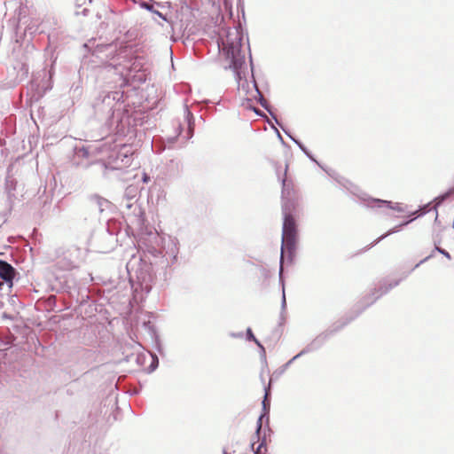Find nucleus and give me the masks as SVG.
<instances>
[{
  "label": "nucleus",
  "mask_w": 454,
  "mask_h": 454,
  "mask_svg": "<svg viewBox=\"0 0 454 454\" xmlns=\"http://www.w3.org/2000/svg\"><path fill=\"white\" fill-rule=\"evenodd\" d=\"M242 35L237 27L223 29L218 41V48L231 61L229 68L234 72L239 90H246L248 83L246 79L245 53L242 51Z\"/></svg>",
  "instance_id": "nucleus-1"
},
{
  "label": "nucleus",
  "mask_w": 454,
  "mask_h": 454,
  "mask_svg": "<svg viewBox=\"0 0 454 454\" xmlns=\"http://www.w3.org/2000/svg\"><path fill=\"white\" fill-rule=\"evenodd\" d=\"M122 98V91H112L96 104L97 114L105 117V127L107 132L125 135L129 116L125 111Z\"/></svg>",
  "instance_id": "nucleus-2"
},
{
  "label": "nucleus",
  "mask_w": 454,
  "mask_h": 454,
  "mask_svg": "<svg viewBox=\"0 0 454 454\" xmlns=\"http://www.w3.org/2000/svg\"><path fill=\"white\" fill-rule=\"evenodd\" d=\"M99 157L106 169H122L131 165L134 150L131 145L121 144L101 145L98 148Z\"/></svg>",
  "instance_id": "nucleus-3"
},
{
  "label": "nucleus",
  "mask_w": 454,
  "mask_h": 454,
  "mask_svg": "<svg viewBox=\"0 0 454 454\" xmlns=\"http://www.w3.org/2000/svg\"><path fill=\"white\" fill-rule=\"evenodd\" d=\"M326 173L335 179L341 186H343L345 189H347L348 192H350L352 194L357 196L362 201L363 204L367 207L372 208H381L383 207H386L387 208L393 209L397 212H403V209L401 207L399 203H393L389 200H384L380 199H373L371 197H368L365 193L362 192L360 189L348 180L345 179L344 177L340 176L339 174H337L333 170H325Z\"/></svg>",
  "instance_id": "nucleus-4"
},
{
  "label": "nucleus",
  "mask_w": 454,
  "mask_h": 454,
  "mask_svg": "<svg viewBox=\"0 0 454 454\" xmlns=\"http://www.w3.org/2000/svg\"><path fill=\"white\" fill-rule=\"evenodd\" d=\"M282 209L284 214V223L282 230L281 262L283 260L284 251H287L291 254L294 250L296 237L295 222L290 213V209L287 208L286 202L283 203Z\"/></svg>",
  "instance_id": "nucleus-5"
},
{
  "label": "nucleus",
  "mask_w": 454,
  "mask_h": 454,
  "mask_svg": "<svg viewBox=\"0 0 454 454\" xmlns=\"http://www.w3.org/2000/svg\"><path fill=\"white\" fill-rule=\"evenodd\" d=\"M14 275L15 269L7 262L0 260V278L4 280V282H0V289L4 284L10 289L12 286Z\"/></svg>",
  "instance_id": "nucleus-6"
},
{
  "label": "nucleus",
  "mask_w": 454,
  "mask_h": 454,
  "mask_svg": "<svg viewBox=\"0 0 454 454\" xmlns=\"http://www.w3.org/2000/svg\"><path fill=\"white\" fill-rule=\"evenodd\" d=\"M52 23H54V21L50 17L41 21L39 19H32L27 27V30L29 31L30 34L46 33L51 28Z\"/></svg>",
  "instance_id": "nucleus-7"
},
{
  "label": "nucleus",
  "mask_w": 454,
  "mask_h": 454,
  "mask_svg": "<svg viewBox=\"0 0 454 454\" xmlns=\"http://www.w3.org/2000/svg\"><path fill=\"white\" fill-rule=\"evenodd\" d=\"M336 330H327L319 335H317L310 343H309L301 352L300 355H305L307 353L318 349L326 340L333 334Z\"/></svg>",
  "instance_id": "nucleus-8"
},
{
  "label": "nucleus",
  "mask_w": 454,
  "mask_h": 454,
  "mask_svg": "<svg viewBox=\"0 0 454 454\" xmlns=\"http://www.w3.org/2000/svg\"><path fill=\"white\" fill-rule=\"evenodd\" d=\"M147 360H150V364L145 370L148 373H151L158 367L159 359L155 354L151 352H147L146 354H139L137 356V363L140 365H144Z\"/></svg>",
  "instance_id": "nucleus-9"
},
{
  "label": "nucleus",
  "mask_w": 454,
  "mask_h": 454,
  "mask_svg": "<svg viewBox=\"0 0 454 454\" xmlns=\"http://www.w3.org/2000/svg\"><path fill=\"white\" fill-rule=\"evenodd\" d=\"M98 148H99V146L93 147V148L91 146L76 147L75 153H74V157H75V159H79V160H82V159L91 160V163H92L93 162L92 158L94 156H99Z\"/></svg>",
  "instance_id": "nucleus-10"
},
{
  "label": "nucleus",
  "mask_w": 454,
  "mask_h": 454,
  "mask_svg": "<svg viewBox=\"0 0 454 454\" xmlns=\"http://www.w3.org/2000/svg\"><path fill=\"white\" fill-rule=\"evenodd\" d=\"M90 200H91V202L95 203L98 207V210L100 212H103L106 209V207H108V204H109L107 200L103 199L98 195L91 196Z\"/></svg>",
  "instance_id": "nucleus-11"
},
{
  "label": "nucleus",
  "mask_w": 454,
  "mask_h": 454,
  "mask_svg": "<svg viewBox=\"0 0 454 454\" xmlns=\"http://www.w3.org/2000/svg\"><path fill=\"white\" fill-rule=\"evenodd\" d=\"M139 5H140L141 8L145 9V10H147V11L153 12V13H155L160 18H161L162 20H166L165 16L161 12H160L159 11H156L153 8V4H151L147 3V2L142 1V2L139 3Z\"/></svg>",
  "instance_id": "nucleus-12"
},
{
  "label": "nucleus",
  "mask_w": 454,
  "mask_h": 454,
  "mask_svg": "<svg viewBox=\"0 0 454 454\" xmlns=\"http://www.w3.org/2000/svg\"><path fill=\"white\" fill-rule=\"evenodd\" d=\"M247 338L248 340L254 341L261 349L263 354H265V349L263 346L259 342V340L254 337L251 328H247Z\"/></svg>",
  "instance_id": "nucleus-13"
},
{
  "label": "nucleus",
  "mask_w": 454,
  "mask_h": 454,
  "mask_svg": "<svg viewBox=\"0 0 454 454\" xmlns=\"http://www.w3.org/2000/svg\"><path fill=\"white\" fill-rule=\"evenodd\" d=\"M253 88L254 89L255 93L259 97V102H260L261 106L268 110L267 101L264 99L263 96L260 92V90H259V89H258L254 80L253 81Z\"/></svg>",
  "instance_id": "nucleus-14"
},
{
  "label": "nucleus",
  "mask_w": 454,
  "mask_h": 454,
  "mask_svg": "<svg viewBox=\"0 0 454 454\" xmlns=\"http://www.w3.org/2000/svg\"><path fill=\"white\" fill-rule=\"evenodd\" d=\"M411 221H412V220L407 221V222H405V223H402V224H400V225H398V226H396V227H395V228L391 229V230H389L386 234H384V235H382L381 237H380V238L377 239L376 243H377V242H379L380 240L383 239H384V238H386L387 236H388V235H390V234H393V233H395V232L399 231H400V228H401L402 226H405V225H407V224H408V223H410Z\"/></svg>",
  "instance_id": "nucleus-15"
},
{
  "label": "nucleus",
  "mask_w": 454,
  "mask_h": 454,
  "mask_svg": "<svg viewBox=\"0 0 454 454\" xmlns=\"http://www.w3.org/2000/svg\"><path fill=\"white\" fill-rule=\"evenodd\" d=\"M291 139L299 146V148L311 160H314V158L310 155L307 148L299 141L291 137Z\"/></svg>",
  "instance_id": "nucleus-16"
},
{
  "label": "nucleus",
  "mask_w": 454,
  "mask_h": 454,
  "mask_svg": "<svg viewBox=\"0 0 454 454\" xmlns=\"http://www.w3.org/2000/svg\"><path fill=\"white\" fill-rule=\"evenodd\" d=\"M434 251H437L438 253L442 254L443 256H445L447 259L450 260L451 256L449 252L446 250L441 248L439 247V242L434 241Z\"/></svg>",
  "instance_id": "nucleus-17"
},
{
  "label": "nucleus",
  "mask_w": 454,
  "mask_h": 454,
  "mask_svg": "<svg viewBox=\"0 0 454 454\" xmlns=\"http://www.w3.org/2000/svg\"><path fill=\"white\" fill-rule=\"evenodd\" d=\"M302 355H300V353H298L296 356H294L292 359H290L286 364H284L282 366V369H281V373L284 372L290 365L291 364L295 361L297 358H299L300 356H301Z\"/></svg>",
  "instance_id": "nucleus-18"
},
{
  "label": "nucleus",
  "mask_w": 454,
  "mask_h": 454,
  "mask_svg": "<svg viewBox=\"0 0 454 454\" xmlns=\"http://www.w3.org/2000/svg\"><path fill=\"white\" fill-rule=\"evenodd\" d=\"M398 281L394 282L393 284H389L387 287H386L372 302H373L376 299H378L380 296H381L383 294H386L390 290L391 288L396 286L398 285Z\"/></svg>",
  "instance_id": "nucleus-19"
},
{
  "label": "nucleus",
  "mask_w": 454,
  "mask_h": 454,
  "mask_svg": "<svg viewBox=\"0 0 454 454\" xmlns=\"http://www.w3.org/2000/svg\"><path fill=\"white\" fill-rule=\"evenodd\" d=\"M186 113H187V119H188V127H189V132L191 133V135L192 134V129H193V127H192V123L191 121V118H192V113L188 110V108H186Z\"/></svg>",
  "instance_id": "nucleus-20"
},
{
  "label": "nucleus",
  "mask_w": 454,
  "mask_h": 454,
  "mask_svg": "<svg viewBox=\"0 0 454 454\" xmlns=\"http://www.w3.org/2000/svg\"><path fill=\"white\" fill-rule=\"evenodd\" d=\"M172 251V254H173V260H176V256H177V247H176V245L175 242H173V247L171 249Z\"/></svg>",
  "instance_id": "nucleus-21"
},
{
  "label": "nucleus",
  "mask_w": 454,
  "mask_h": 454,
  "mask_svg": "<svg viewBox=\"0 0 454 454\" xmlns=\"http://www.w3.org/2000/svg\"><path fill=\"white\" fill-rule=\"evenodd\" d=\"M268 395H269L268 389H265L264 400L262 401V406H263L264 410H266L267 409V405H269V403H267Z\"/></svg>",
  "instance_id": "nucleus-22"
},
{
  "label": "nucleus",
  "mask_w": 454,
  "mask_h": 454,
  "mask_svg": "<svg viewBox=\"0 0 454 454\" xmlns=\"http://www.w3.org/2000/svg\"><path fill=\"white\" fill-rule=\"evenodd\" d=\"M262 415H261L258 419V421H257V428H256V433L259 434L261 428H262Z\"/></svg>",
  "instance_id": "nucleus-23"
},
{
  "label": "nucleus",
  "mask_w": 454,
  "mask_h": 454,
  "mask_svg": "<svg viewBox=\"0 0 454 454\" xmlns=\"http://www.w3.org/2000/svg\"><path fill=\"white\" fill-rule=\"evenodd\" d=\"M450 193V192H448L444 193L443 195L440 196L438 198L439 199L438 204L441 203L442 201L445 200L449 197Z\"/></svg>",
  "instance_id": "nucleus-24"
},
{
  "label": "nucleus",
  "mask_w": 454,
  "mask_h": 454,
  "mask_svg": "<svg viewBox=\"0 0 454 454\" xmlns=\"http://www.w3.org/2000/svg\"><path fill=\"white\" fill-rule=\"evenodd\" d=\"M73 267H74V262L72 260H69L65 265L66 269H71Z\"/></svg>",
  "instance_id": "nucleus-25"
},
{
  "label": "nucleus",
  "mask_w": 454,
  "mask_h": 454,
  "mask_svg": "<svg viewBox=\"0 0 454 454\" xmlns=\"http://www.w3.org/2000/svg\"><path fill=\"white\" fill-rule=\"evenodd\" d=\"M264 445V441H262L257 447V450L256 451L254 452V454H261V450L262 449Z\"/></svg>",
  "instance_id": "nucleus-26"
},
{
  "label": "nucleus",
  "mask_w": 454,
  "mask_h": 454,
  "mask_svg": "<svg viewBox=\"0 0 454 454\" xmlns=\"http://www.w3.org/2000/svg\"><path fill=\"white\" fill-rule=\"evenodd\" d=\"M433 256V254H430L428 256H427L425 259L421 260L416 266V267H419L421 263L425 262L426 261H427L428 259H430L431 257Z\"/></svg>",
  "instance_id": "nucleus-27"
},
{
  "label": "nucleus",
  "mask_w": 454,
  "mask_h": 454,
  "mask_svg": "<svg viewBox=\"0 0 454 454\" xmlns=\"http://www.w3.org/2000/svg\"><path fill=\"white\" fill-rule=\"evenodd\" d=\"M285 306H286V294H285V290L283 289L282 307L285 308Z\"/></svg>",
  "instance_id": "nucleus-28"
},
{
  "label": "nucleus",
  "mask_w": 454,
  "mask_h": 454,
  "mask_svg": "<svg viewBox=\"0 0 454 454\" xmlns=\"http://www.w3.org/2000/svg\"><path fill=\"white\" fill-rule=\"evenodd\" d=\"M277 133H278V138H279L281 141H283V138L278 130H277Z\"/></svg>",
  "instance_id": "nucleus-29"
},
{
  "label": "nucleus",
  "mask_w": 454,
  "mask_h": 454,
  "mask_svg": "<svg viewBox=\"0 0 454 454\" xmlns=\"http://www.w3.org/2000/svg\"><path fill=\"white\" fill-rule=\"evenodd\" d=\"M125 206H126L127 208H130L131 207V204H129V202H127Z\"/></svg>",
  "instance_id": "nucleus-30"
},
{
  "label": "nucleus",
  "mask_w": 454,
  "mask_h": 454,
  "mask_svg": "<svg viewBox=\"0 0 454 454\" xmlns=\"http://www.w3.org/2000/svg\"><path fill=\"white\" fill-rule=\"evenodd\" d=\"M282 270H283V268H282V266H280V271H279V275H280V276H281V274H282Z\"/></svg>",
  "instance_id": "nucleus-31"
},
{
  "label": "nucleus",
  "mask_w": 454,
  "mask_h": 454,
  "mask_svg": "<svg viewBox=\"0 0 454 454\" xmlns=\"http://www.w3.org/2000/svg\"><path fill=\"white\" fill-rule=\"evenodd\" d=\"M274 120L276 121V122L279 125L278 120H277V117L276 116H273Z\"/></svg>",
  "instance_id": "nucleus-32"
},
{
  "label": "nucleus",
  "mask_w": 454,
  "mask_h": 454,
  "mask_svg": "<svg viewBox=\"0 0 454 454\" xmlns=\"http://www.w3.org/2000/svg\"><path fill=\"white\" fill-rule=\"evenodd\" d=\"M281 129H283V132H286L287 134V132L286 131V129H284V127H281Z\"/></svg>",
  "instance_id": "nucleus-33"
},
{
  "label": "nucleus",
  "mask_w": 454,
  "mask_h": 454,
  "mask_svg": "<svg viewBox=\"0 0 454 454\" xmlns=\"http://www.w3.org/2000/svg\"><path fill=\"white\" fill-rule=\"evenodd\" d=\"M281 129H283V132H286L287 134V132L286 131V129H284V127H281Z\"/></svg>",
  "instance_id": "nucleus-34"
},
{
  "label": "nucleus",
  "mask_w": 454,
  "mask_h": 454,
  "mask_svg": "<svg viewBox=\"0 0 454 454\" xmlns=\"http://www.w3.org/2000/svg\"><path fill=\"white\" fill-rule=\"evenodd\" d=\"M254 112H255V114H260L259 111H257L256 109H254Z\"/></svg>",
  "instance_id": "nucleus-35"
},
{
  "label": "nucleus",
  "mask_w": 454,
  "mask_h": 454,
  "mask_svg": "<svg viewBox=\"0 0 454 454\" xmlns=\"http://www.w3.org/2000/svg\"><path fill=\"white\" fill-rule=\"evenodd\" d=\"M283 186H285L286 179H283Z\"/></svg>",
  "instance_id": "nucleus-36"
},
{
  "label": "nucleus",
  "mask_w": 454,
  "mask_h": 454,
  "mask_svg": "<svg viewBox=\"0 0 454 454\" xmlns=\"http://www.w3.org/2000/svg\"><path fill=\"white\" fill-rule=\"evenodd\" d=\"M77 164H78V165H82V161H78V162H77Z\"/></svg>",
  "instance_id": "nucleus-37"
},
{
  "label": "nucleus",
  "mask_w": 454,
  "mask_h": 454,
  "mask_svg": "<svg viewBox=\"0 0 454 454\" xmlns=\"http://www.w3.org/2000/svg\"><path fill=\"white\" fill-rule=\"evenodd\" d=\"M223 454H227L226 452H224Z\"/></svg>",
  "instance_id": "nucleus-38"
}]
</instances>
